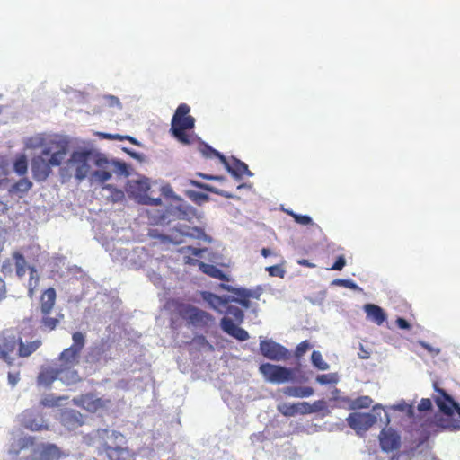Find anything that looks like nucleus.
I'll use <instances>...</instances> for the list:
<instances>
[{
    "mask_svg": "<svg viewBox=\"0 0 460 460\" xmlns=\"http://www.w3.org/2000/svg\"><path fill=\"white\" fill-rule=\"evenodd\" d=\"M381 449L384 452H391L400 447L401 438L393 429H383L379 435Z\"/></svg>",
    "mask_w": 460,
    "mask_h": 460,
    "instance_id": "nucleus-21",
    "label": "nucleus"
},
{
    "mask_svg": "<svg viewBox=\"0 0 460 460\" xmlns=\"http://www.w3.org/2000/svg\"><path fill=\"white\" fill-rule=\"evenodd\" d=\"M282 392L288 397L307 398L312 396L314 391L310 386H287Z\"/></svg>",
    "mask_w": 460,
    "mask_h": 460,
    "instance_id": "nucleus-26",
    "label": "nucleus"
},
{
    "mask_svg": "<svg viewBox=\"0 0 460 460\" xmlns=\"http://www.w3.org/2000/svg\"><path fill=\"white\" fill-rule=\"evenodd\" d=\"M92 156L93 152L91 150H76L71 154L69 159L67 160V168L74 171L75 178L78 181H82L89 174L91 170L90 161Z\"/></svg>",
    "mask_w": 460,
    "mask_h": 460,
    "instance_id": "nucleus-10",
    "label": "nucleus"
},
{
    "mask_svg": "<svg viewBox=\"0 0 460 460\" xmlns=\"http://www.w3.org/2000/svg\"><path fill=\"white\" fill-rule=\"evenodd\" d=\"M346 264V261L344 256L341 255L337 258L331 270H341Z\"/></svg>",
    "mask_w": 460,
    "mask_h": 460,
    "instance_id": "nucleus-46",
    "label": "nucleus"
},
{
    "mask_svg": "<svg viewBox=\"0 0 460 460\" xmlns=\"http://www.w3.org/2000/svg\"><path fill=\"white\" fill-rule=\"evenodd\" d=\"M40 403V405H42L44 407H54V406L58 405V400H57L55 398L46 397V398H43Z\"/></svg>",
    "mask_w": 460,
    "mask_h": 460,
    "instance_id": "nucleus-47",
    "label": "nucleus"
},
{
    "mask_svg": "<svg viewBox=\"0 0 460 460\" xmlns=\"http://www.w3.org/2000/svg\"><path fill=\"white\" fill-rule=\"evenodd\" d=\"M364 311L367 318L377 325H382L387 318L383 308L374 304H367L364 305Z\"/></svg>",
    "mask_w": 460,
    "mask_h": 460,
    "instance_id": "nucleus-24",
    "label": "nucleus"
},
{
    "mask_svg": "<svg viewBox=\"0 0 460 460\" xmlns=\"http://www.w3.org/2000/svg\"><path fill=\"white\" fill-rule=\"evenodd\" d=\"M398 328L402 330H410L411 328V324L404 318L398 317L395 321Z\"/></svg>",
    "mask_w": 460,
    "mask_h": 460,
    "instance_id": "nucleus-48",
    "label": "nucleus"
},
{
    "mask_svg": "<svg viewBox=\"0 0 460 460\" xmlns=\"http://www.w3.org/2000/svg\"><path fill=\"white\" fill-rule=\"evenodd\" d=\"M110 99L111 100L112 103H116V104L119 103V101L117 97L110 96Z\"/></svg>",
    "mask_w": 460,
    "mask_h": 460,
    "instance_id": "nucleus-63",
    "label": "nucleus"
},
{
    "mask_svg": "<svg viewBox=\"0 0 460 460\" xmlns=\"http://www.w3.org/2000/svg\"><path fill=\"white\" fill-rule=\"evenodd\" d=\"M227 172L236 178H241L243 175L247 174L252 176V173L249 171L248 166L245 163L233 157L231 161L226 158V162L222 163Z\"/></svg>",
    "mask_w": 460,
    "mask_h": 460,
    "instance_id": "nucleus-23",
    "label": "nucleus"
},
{
    "mask_svg": "<svg viewBox=\"0 0 460 460\" xmlns=\"http://www.w3.org/2000/svg\"><path fill=\"white\" fill-rule=\"evenodd\" d=\"M73 343L70 347L62 350L58 357V367L66 376L69 372H78L74 367L80 363L81 353L85 346V335L81 332H75L72 334Z\"/></svg>",
    "mask_w": 460,
    "mask_h": 460,
    "instance_id": "nucleus-6",
    "label": "nucleus"
},
{
    "mask_svg": "<svg viewBox=\"0 0 460 460\" xmlns=\"http://www.w3.org/2000/svg\"><path fill=\"white\" fill-rule=\"evenodd\" d=\"M298 264L305 267H313L314 265L309 261L303 259L298 261Z\"/></svg>",
    "mask_w": 460,
    "mask_h": 460,
    "instance_id": "nucleus-60",
    "label": "nucleus"
},
{
    "mask_svg": "<svg viewBox=\"0 0 460 460\" xmlns=\"http://www.w3.org/2000/svg\"><path fill=\"white\" fill-rule=\"evenodd\" d=\"M145 203L148 204V205L157 206L162 203V199L160 198H156V199L148 198Z\"/></svg>",
    "mask_w": 460,
    "mask_h": 460,
    "instance_id": "nucleus-56",
    "label": "nucleus"
},
{
    "mask_svg": "<svg viewBox=\"0 0 460 460\" xmlns=\"http://www.w3.org/2000/svg\"><path fill=\"white\" fill-rule=\"evenodd\" d=\"M316 381L321 385H326L332 383V380L330 375L323 374L317 376Z\"/></svg>",
    "mask_w": 460,
    "mask_h": 460,
    "instance_id": "nucleus-51",
    "label": "nucleus"
},
{
    "mask_svg": "<svg viewBox=\"0 0 460 460\" xmlns=\"http://www.w3.org/2000/svg\"><path fill=\"white\" fill-rule=\"evenodd\" d=\"M41 153L32 158L31 172L37 181H44L52 172V167L62 164L67 156L69 142L64 137L56 136L40 142Z\"/></svg>",
    "mask_w": 460,
    "mask_h": 460,
    "instance_id": "nucleus-1",
    "label": "nucleus"
},
{
    "mask_svg": "<svg viewBox=\"0 0 460 460\" xmlns=\"http://www.w3.org/2000/svg\"><path fill=\"white\" fill-rule=\"evenodd\" d=\"M402 453H398L396 455H394L393 457H392V460H395V459H398L399 456L402 455Z\"/></svg>",
    "mask_w": 460,
    "mask_h": 460,
    "instance_id": "nucleus-64",
    "label": "nucleus"
},
{
    "mask_svg": "<svg viewBox=\"0 0 460 460\" xmlns=\"http://www.w3.org/2000/svg\"><path fill=\"white\" fill-rule=\"evenodd\" d=\"M57 293L54 288H49L40 296L37 313L40 316L39 327L44 332H52L64 320L65 315L61 312L55 311Z\"/></svg>",
    "mask_w": 460,
    "mask_h": 460,
    "instance_id": "nucleus-3",
    "label": "nucleus"
},
{
    "mask_svg": "<svg viewBox=\"0 0 460 460\" xmlns=\"http://www.w3.org/2000/svg\"><path fill=\"white\" fill-rule=\"evenodd\" d=\"M192 185L199 188V189H202V190H205L208 192H211V193H215V194H217L219 196H222L224 198H226V199H232L234 198V195L231 193V192H228V191H226L224 190H220V189H217L212 185H209V184H206V183H199L197 181H192Z\"/></svg>",
    "mask_w": 460,
    "mask_h": 460,
    "instance_id": "nucleus-31",
    "label": "nucleus"
},
{
    "mask_svg": "<svg viewBox=\"0 0 460 460\" xmlns=\"http://www.w3.org/2000/svg\"><path fill=\"white\" fill-rule=\"evenodd\" d=\"M93 176L98 181L104 183L111 178V173L108 171L97 170L93 172Z\"/></svg>",
    "mask_w": 460,
    "mask_h": 460,
    "instance_id": "nucleus-42",
    "label": "nucleus"
},
{
    "mask_svg": "<svg viewBox=\"0 0 460 460\" xmlns=\"http://www.w3.org/2000/svg\"><path fill=\"white\" fill-rule=\"evenodd\" d=\"M260 350L265 358L270 360L279 361L289 357L288 349L271 340L261 341Z\"/></svg>",
    "mask_w": 460,
    "mask_h": 460,
    "instance_id": "nucleus-17",
    "label": "nucleus"
},
{
    "mask_svg": "<svg viewBox=\"0 0 460 460\" xmlns=\"http://www.w3.org/2000/svg\"><path fill=\"white\" fill-rule=\"evenodd\" d=\"M125 140L129 141L131 144H133L135 146H140V143L138 142V140L131 136L125 135Z\"/></svg>",
    "mask_w": 460,
    "mask_h": 460,
    "instance_id": "nucleus-57",
    "label": "nucleus"
},
{
    "mask_svg": "<svg viewBox=\"0 0 460 460\" xmlns=\"http://www.w3.org/2000/svg\"><path fill=\"white\" fill-rule=\"evenodd\" d=\"M203 298L215 310H219V307H226L229 304L228 296H219L210 292H205Z\"/></svg>",
    "mask_w": 460,
    "mask_h": 460,
    "instance_id": "nucleus-27",
    "label": "nucleus"
},
{
    "mask_svg": "<svg viewBox=\"0 0 460 460\" xmlns=\"http://www.w3.org/2000/svg\"><path fill=\"white\" fill-rule=\"evenodd\" d=\"M420 344L421 345L422 348H424L426 350H428L429 352L430 353H433L435 355H438L439 354L440 352V349H434L432 348L429 344L424 342V341H420Z\"/></svg>",
    "mask_w": 460,
    "mask_h": 460,
    "instance_id": "nucleus-53",
    "label": "nucleus"
},
{
    "mask_svg": "<svg viewBox=\"0 0 460 460\" xmlns=\"http://www.w3.org/2000/svg\"><path fill=\"white\" fill-rule=\"evenodd\" d=\"M18 421L21 426L31 431H40L48 429L43 416L32 410H24L19 416Z\"/></svg>",
    "mask_w": 460,
    "mask_h": 460,
    "instance_id": "nucleus-15",
    "label": "nucleus"
},
{
    "mask_svg": "<svg viewBox=\"0 0 460 460\" xmlns=\"http://www.w3.org/2000/svg\"><path fill=\"white\" fill-rule=\"evenodd\" d=\"M13 171L20 176L27 173L28 161L25 155H19L13 163Z\"/></svg>",
    "mask_w": 460,
    "mask_h": 460,
    "instance_id": "nucleus-32",
    "label": "nucleus"
},
{
    "mask_svg": "<svg viewBox=\"0 0 460 460\" xmlns=\"http://www.w3.org/2000/svg\"><path fill=\"white\" fill-rule=\"evenodd\" d=\"M200 151L203 154V155L206 157L215 156V157H217L221 163L226 162V156L224 155H222L218 151L215 150L214 148H212L210 146H208L207 144L202 145Z\"/></svg>",
    "mask_w": 460,
    "mask_h": 460,
    "instance_id": "nucleus-33",
    "label": "nucleus"
},
{
    "mask_svg": "<svg viewBox=\"0 0 460 460\" xmlns=\"http://www.w3.org/2000/svg\"><path fill=\"white\" fill-rule=\"evenodd\" d=\"M190 107L187 103H181L172 119L170 132L175 139L184 145L194 142L195 136L189 133L195 127V119L190 115Z\"/></svg>",
    "mask_w": 460,
    "mask_h": 460,
    "instance_id": "nucleus-4",
    "label": "nucleus"
},
{
    "mask_svg": "<svg viewBox=\"0 0 460 460\" xmlns=\"http://www.w3.org/2000/svg\"><path fill=\"white\" fill-rule=\"evenodd\" d=\"M332 284L354 290L358 288V286L350 279H336L333 280Z\"/></svg>",
    "mask_w": 460,
    "mask_h": 460,
    "instance_id": "nucleus-41",
    "label": "nucleus"
},
{
    "mask_svg": "<svg viewBox=\"0 0 460 460\" xmlns=\"http://www.w3.org/2000/svg\"><path fill=\"white\" fill-rule=\"evenodd\" d=\"M101 135L108 140H125V136L119 134L102 133Z\"/></svg>",
    "mask_w": 460,
    "mask_h": 460,
    "instance_id": "nucleus-49",
    "label": "nucleus"
},
{
    "mask_svg": "<svg viewBox=\"0 0 460 460\" xmlns=\"http://www.w3.org/2000/svg\"><path fill=\"white\" fill-rule=\"evenodd\" d=\"M84 440L88 446L95 447L97 454L108 460H131L134 457L125 435L115 429H98L84 437Z\"/></svg>",
    "mask_w": 460,
    "mask_h": 460,
    "instance_id": "nucleus-2",
    "label": "nucleus"
},
{
    "mask_svg": "<svg viewBox=\"0 0 460 460\" xmlns=\"http://www.w3.org/2000/svg\"><path fill=\"white\" fill-rule=\"evenodd\" d=\"M192 343L199 347V349H204L208 351H214V346L210 344L203 335L195 336L192 340Z\"/></svg>",
    "mask_w": 460,
    "mask_h": 460,
    "instance_id": "nucleus-35",
    "label": "nucleus"
},
{
    "mask_svg": "<svg viewBox=\"0 0 460 460\" xmlns=\"http://www.w3.org/2000/svg\"><path fill=\"white\" fill-rule=\"evenodd\" d=\"M19 342H18V349H17V356L19 358H28L31 354H33L42 344V341L39 339L29 341V342H23L22 339L18 337Z\"/></svg>",
    "mask_w": 460,
    "mask_h": 460,
    "instance_id": "nucleus-25",
    "label": "nucleus"
},
{
    "mask_svg": "<svg viewBox=\"0 0 460 460\" xmlns=\"http://www.w3.org/2000/svg\"><path fill=\"white\" fill-rule=\"evenodd\" d=\"M287 213L288 215H290L297 224L304 225V226L312 224V218L309 216L298 215L293 211H288V210L287 211Z\"/></svg>",
    "mask_w": 460,
    "mask_h": 460,
    "instance_id": "nucleus-38",
    "label": "nucleus"
},
{
    "mask_svg": "<svg viewBox=\"0 0 460 460\" xmlns=\"http://www.w3.org/2000/svg\"><path fill=\"white\" fill-rule=\"evenodd\" d=\"M176 314L187 322L189 326L196 328H207L214 322V317L208 312L203 311L190 304L174 302Z\"/></svg>",
    "mask_w": 460,
    "mask_h": 460,
    "instance_id": "nucleus-7",
    "label": "nucleus"
},
{
    "mask_svg": "<svg viewBox=\"0 0 460 460\" xmlns=\"http://www.w3.org/2000/svg\"><path fill=\"white\" fill-rule=\"evenodd\" d=\"M185 262L187 264H195L198 263L199 270L205 273L206 275L219 279L223 281H228L229 278L226 274H225L220 269H218L217 266L206 263L204 261H199L197 260H193L190 257L185 258Z\"/></svg>",
    "mask_w": 460,
    "mask_h": 460,
    "instance_id": "nucleus-22",
    "label": "nucleus"
},
{
    "mask_svg": "<svg viewBox=\"0 0 460 460\" xmlns=\"http://www.w3.org/2000/svg\"><path fill=\"white\" fill-rule=\"evenodd\" d=\"M39 283V277L37 270L32 267L30 268V279H29V291L28 294L31 297L34 295V290Z\"/></svg>",
    "mask_w": 460,
    "mask_h": 460,
    "instance_id": "nucleus-36",
    "label": "nucleus"
},
{
    "mask_svg": "<svg viewBox=\"0 0 460 460\" xmlns=\"http://www.w3.org/2000/svg\"><path fill=\"white\" fill-rule=\"evenodd\" d=\"M109 161L106 159V158H98L96 160V164L98 166H103V165H106V164H109Z\"/></svg>",
    "mask_w": 460,
    "mask_h": 460,
    "instance_id": "nucleus-59",
    "label": "nucleus"
},
{
    "mask_svg": "<svg viewBox=\"0 0 460 460\" xmlns=\"http://www.w3.org/2000/svg\"><path fill=\"white\" fill-rule=\"evenodd\" d=\"M29 444L33 445V439L31 438H23L22 441L21 448L27 447Z\"/></svg>",
    "mask_w": 460,
    "mask_h": 460,
    "instance_id": "nucleus-58",
    "label": "nucleus"
},
{
    "mask_svg": "<svg viewBox=\"0 0 460 460\" xmlns=\"http://www.w3.org/2000/svg\"><path fill=\"white\" fill-rule=\"evenodd\" d=\"M6 296V286L4 280L0 278V301L4 299Z\"/></svg>",
    "mask_w": 460,
    "mask_h": 460,
    "instance_id": "nucleus-54",
    "label": "nucleus"
},
{
    "mask_svg": "<svg viewBox=\"0 0 460 460\" xmlns=\"http://www.w3.org/2000/svg\"><path fill=\"white\" fill-rule=\"evenodd\" d=\"M66 375L58 367H49L40 371L37 382L39 385L48 387L57 379H59L66 385L77 384L82 380L78 372H69L68 376Z\"/></svg>",
    "mask_w": 460,
    "mask_h": 460,
    "instance_id": "nucleus-9",
    "label": "nucleus"
},
{
    "mask_svg": "<svg viewBox=\"0 0 460 460\" xmlns=\"http://www.w3.org/2000/svg\"><path fill=\"white\" fill-rule=\"evenodd\" d=\"M13 258L14 260L16 274L19 278H22L25 275L28 268L25 258L19 252H14L13 254Z\"/></svg>",
    "mask_w": 460,
    "mask_h": 460,
    "instance_id": "nucleus-30",
    "label": "nucleus"
},
{
    "mask_svg": "<svg viewBox=\"0 0 460 460\" xmlns=\"http://www.w3.org/2000/svg\"><path fill=\"white\" fill-rule=\"evenodd\" d=\"M261 253L263 257L266 258V257L271 255V251L268 248H262L261 251Z\"/></svg>",
    "mask_w": 460,
    "mask_h": 460,
    "instance_id": "nucleus-61",
    "label": "nucleus"
},
{
    "mask_svg": "<svg viewBox=\"0 0 460 460\" xmlns=\"http://www.w3.org/2000/svg\"><path fill=\"white\" fill-rule=\"evenodd\" d=\"M182 251H189L194 256H200L201 253L204 252L203 249H199V248H195V247H192V246H187V247H184L182 248Z\"/></svg>",
    "mask_w": 460,
    "mask_h": 460,
    "instance_id": "nucleus-52",
    "label": "nucleus"
},
{
    "mask_svg": "<svg viewBox=\"0 0 460 460\" xmlns=\"http://www.w3.org/2000/svg\"><path fill=\"white\" fill-rule=\"evenodd\" d=\"M75 405L91 412L95 413L101 410L107 409L111 403V399L97 397L93 393L80 394L73 399Z\"/></svg>",
    "mask_w": 460,
    "mask_h": 460,
    "instance_id": "nucleus-12",
    "label": "nucleus"
},
{
    "mask_svg": "<svg viewBox=\"0 0 460 460\" xmlns=\"http://www.w3.org/2000/svg\"><path fill=\"white\" fill-rule=\"evenodd\" d=\"M324 402L319 400L313 404L307 402H282L278 404L277 410L285 417H293L297 414L306 415L321 411L323 408Z\"/></svg>",
    "mask_w": 460,
    "mask_h": 460,
    "instance_id": "nucleus-11",
    "label": "nucleus"
},
{
    "mask_svg": "<svg viewBox=\"0 0 460 460\" xmlns=\"http://www.w3.org/2000/svg\"><path fill=\"white\" fill-rule=\"evenodd\" d=\"M435 391L439 396L435 402L445 418L439 420V426L448 430L460 429V405L445 390L435 385Z\"/></svg>",
    "mask_w": 460,
    "mask_h": 460,
    "instance_id": "nucleus-5",
    "label": "nucleus"
},
{
    "mask_svg": "<svg viewBox=\"0 0 460 460\" xmlns=\"http://www.w3.org/2000/svg\"><path fill=\"white\" fill-rule=\"evenodd\" d=\"M220 287L223 289L234 294V296H228L229 303H238L245 309L251 307V298L258 300L261 296V292L258 290H251L243 288H234L226 284H220Z\"/></svg>",
    "mask_w": 460,
    "mask_h": 460,
    "instance_id": "nucleus-14",
    "label": "nucleus"
},
{
    "mask_svg": "<svg viewBox=\"0 0 460 460\" xmlns=\"http://www.w3.org/2000/svg\"><path fill=\"white\" fill-rule=\"evenodd\" d=\"M376 417L370 413L353 412L347 418L348 425L358 433L367 431L376 422Z\"/></svg>",
    "mask_w": 460,
    "mask_h": 460,
    "instance_id": "nucleus-19",
    "label": "nucleus"
},
{
    "mask_svg": "<svg viewBox=\"0 0 460 460\" xmlns=\"http://www.w3.org/2000/svg\"><path fill=\"white\" fill-rule=\"evenodd\" d=\"M358 356L361 359H367L370 358V351L368 349H366L362 344H360L359 351L358 352Z\"/></svg>",
    "mask_w": 460,
    "mask_h": 460,
    "instance_id": "nucleus-50",
    "label": "nucleus"
},
{
    "mask_svg": "<svg viewBox=\"0 0 460 460\" xmlns=\"http://www.w3.org/2000/svg\"><path fill=\"white\" fill-rule=\"evenodd\" d=\"M311 360L313 365L320 370H326L329 367V365L323 359L320 351L314 350L311 355Z\"/></svg>",
    "mask_w": 460,
    "mask_h": 460,
    "instance_id": "nucleus-34",
    "label": "nucleus"
},
{
    "mask_svg": "<svg viewBox=\"0 0 460 460\" xmlns=\"http://www.w3.org/2000/svg\"><path fill=\"white\" fill-rule=\"evenodd\" d=\"M259 370L271 383H285L293 377V371L291 369L270 363L261 364Z\"/></svg>",
    "mask_w": 460,
    "mask_h": 460,
    "instance_id": "nucleus-13",
    "label": "nucleus"
},
{
    "mask_svg": "<svg viewBox=\"0 0 460 460\" xmlns=\"http://www.w3.org/2000/svg\"><path fill=\"white\" fill-rule=\"evenodd\" d=\"M373 400L369 396H360L355 399L352 402V406L354 409H365L368 408Z\"/></svg>",
    "mask_w": 460,
    "mask_h": 460,
    "instance_id": "nucleus-37",
    "label": "nucleus"
},
{
    "mask_svg": "<svg viewBox=\"0 0 460 460\" xmlns=\"http://www.w3.org/2000/svg\"><path fill=\"white\" fill-rule=\"evenodd\" d=\"M60 421L68 430H75L84 424L85 419L78 411L69 409L62 412Z\"/></svg>",
    "mask_w": 460,
    "mask_h": 460,
    "instance_id": "nucleus-20",
    "label": "nucleus"
},
{
    "mask_svg": "<svg viewBox=\"0 0 460 460\" xmlns=\"http://www.w3.org/2000/svg\"><path fill=\"white\" fill-rule=\"evenodd\" d=\"M111 165L114 167V170L119 174L128 175V166L124 162L112 161Z\"/></svg>",
    "mask_w": 460,
    "mask_h": 460,
    "instance_id": "nucleus-43",
    "label": "nucleus"
},
{
    "mask_svg": "<svg viewBox=\"0 0 460 460\" xmlns=\"http://www.w3.org/2000/svg\"><path fill=\"white\" fill-rule=\"evenodd\" d=\"M432 408V402L429 398H422L418 404V410L420 411H429Z\"/></svg>",
    "mask_w": 460,
    "mask_h": 460,
    "instance_id": "nucleus-44",
    "label": "nucleus"
},
{
    "mask_svg": "<svg viewBox=\"0 0 460 460\" xmlns=\"http://www.w3.org/2000/svg\"><path fill=\"white\" fill-rule=\"evenodd\" d=\"M123 150L132 157H137V153L130 151L128 148H123Z\"/></svg>",
    "mask_w": 460,
    "mask_h": 460,
    "instance_id": "nucleus-62",
    "label": "nucleus"
},
{
    "mask_svg": "<svg viewBox=\"0 0 460 460\" xmlns=\"http://www.w3.org/2000/svg\"><path fill=\"white\" fill-rule=\"evenodd\" d=\"M267 272L271 277L284 278L286 271L280 265H272L266 268Z\"/></svg>",
    "mask_w": 460,
    "mask_h": 460,
    "instance_id": "nucleus-39",
    "label": "nucleus"
},
{
    "mask_svg": "<svg viewBox=\"0 0 460 460\" xmlns=\"http://www.w3.org/2000/svg\"><path fill=\"white\" fill-rule=\"evenodd\" d=\"M64 453L55 444H40L33 447L27 460H60Z\"/></svg>",
    "mask_w": 460,
    "mask_h": 460,
    "instance_id": "nucleus-16",
    "label": "nucleus"
},
{
    "mask_svg": "<svg viewBox=\"0 0 460 460\" xmlns=\"http://www.w3.org/2000/svg\"><path fill=\"white\" fill-rule=\"evenodd\" d=\"M199 176H201L202 178L207 179V180H214V181H225L224 176L209 175V174H204V173H199Z\"/></svg>",
    "mask_w": 460,
    "mask_h": 460,
    "instance_id": "nucleus-55",
    "label": "nucleus"
},
{
    "mask_svg": "<svg viewBox=\"0 0 460 460\" xmlns=\"http://www.w3.org/2000/svg\"><path fill=\"white\" fill-rule=\"evenodd\" d=\"M226 313L232 316L233 319L229 317H223L220 322L222 330L240 341H247L250 337L248 332L234 323V321L238 323H242L243 322L244 314L243 310L234 305H226Z\"/></svg>",
    "mask_w": 460,
    "mask_h": 460,
    "instance_id": "nucleus-8",
    "label": "nucleus"
},
{
    "mask_svg": "<svg viewBox=\"0 0 460 460\" xmlns=\"http://www.w3.org/2000/svg\"><path fill=\"white\" fill-rule=\"evenodd\" d=\"M31 187L32 182L28 178H22L11 187L10 192L19 194L22 198L31 189Z\"/></svg>",
    "mask_w": 460,
    "mask_h": 460,
    "instance_id": "nucleus-29",
    "label": "nucleus"
},
{
    "mask_svg": "<svg viewBox=\"0 0 460 460\" xmlns=\"http://www.w3.org/2000/svg\"><path fill=\"white\" fill-rule=\"evenodd\" d=\"M8 384L12 386V387H14L18 382L20 381V372H9L8 373Z\"/></svg>",
    "mask_w": 460,
    "mask_h": 460,
    "instance_id": "nucleus-45",
    "label": "nucleus"
},
{
    "mask_svg": "<svg viewBox=\"0 0 460 460\" xmlns=\"http://www.w3.org/2000/svg\"><path fill=\"white\" fill-rule=\"evenodd\" d=\"M310 348H311V344L308 341H304L300 342L296 348L295 356L296 358H301L302 356H304L306 353V351Z\"/></svg>",
    "mask_w": 460,
    "mask_h": 460,
    "instance_id": "nucleus-40",
    "label": "nucleus"
},
{
    "mask_svg": "<svg viewBox=\"0 0 460 460\" xmlns=\"http://www.w3.org/2000/svg\"><path fill=\"white\" fill-rule=\"evenodd\" d=\"M177 230L181 233V235L188 236L190 238L193 239H199V240H206L208 239V236L201 227L198 226H181L177 228Z\"/></svg>",
    "mask_w": 460,
    "mask_h": 460,
    "instance_id": "nucleus-28",
    "label": "nucleus"
},
{
    "mask_svg": "<svg viewBox=\"0 0 460 460\" xmlns=\"http://www.w3.org/2000/svg\"><path fill=\"white\" fill-rule=\"evenodd\" d=\"M19 340L14 335L0 338V359L12 366L16 359Z\"/></svg>",
    "mask_w": 460,
    "mask_h": 460,
    "instance_id": "nucleus-18",
    "label": "nucleus"
}]
</instances>
